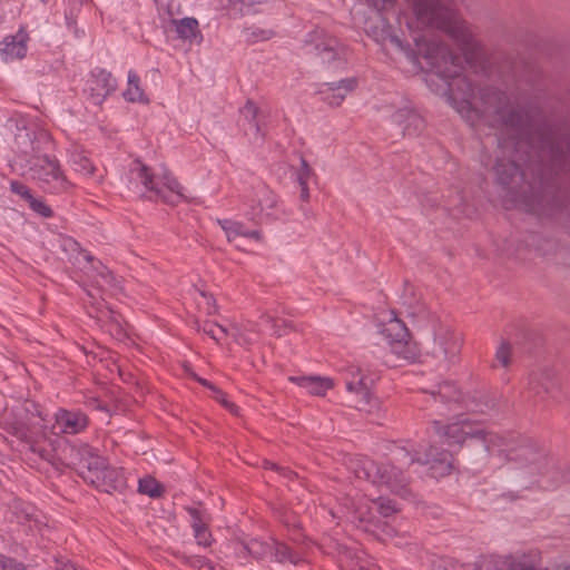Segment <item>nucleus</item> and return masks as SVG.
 Listing matches in <instances>:
<instances>
[{"label":"nucleus","instance_id":"39","mask_svg":"<svg viewBox=\"0 0 570 570\" xmlns=\"http://www.w3.org/2000/svg\"><path fill=\"white\" fill-rule=\"evenodd\" d=\"M200 330L217 343L222 342L227 336V330L213 322H206Z\"/></svg>","mask_w":570,"mask_h":570},{"label":"nucleus","instance_id":"35","mask_svg":"<svg viewBox=\"0 0 570 570\" xmlns=\"http://www.w3.org/2000/svg\"><path fill=\"white\" fill-rule=\"evenodd\" d=\"M512 357V348L509 342L502 341L498 346L494 355V362L492 363V367L495 368L498 366L508 367L511 363Z\"/></svg>","mask_w":570,"mask_h":570},{"label":"nucleus","instance_id":"18","mask_svg":"<svg viewBox=\"0 0 570 570\" xmlns=\"http://www.w3.org/2000/svg\"><path fill=\"white\" fill-rule=\"evenodd\" d=\"M88 415L80 409L60 407L55 413L53 429L60 434H80L89 426Z\"/></svg>","mask_w":570,"mask_h":570},{"label":"nucleus","instance_id":"16","mask_svg":"<svg viewBox=\"0 0 570 570\" xmlns=\"http://www.w3.org/2000/svg\"><path fill=\"white\" fill-rule=\"evenodd\" d=\"M392 458L394 463L380 464V473H377V482L375 484L385 485L391 492L402 498H407L411 495V476L407 472L403 471V466H410L413 463L397 462L394 458V450L392 451Z\"/></svg>","mask_w":570,"mask_h":570},{"label":"nucleus","instance_id":"9","mask_svg":"<svg viewBox=\"0 0 570 570\" xmlns=\"http://www.w3.org/2000/svg\"><path fill=\"white\" fill-rule=\"evenodd\" d=\"M523 397L542 407L559 402L562 397L561 380L554 367L542 365L531 371Z\"/></svg>","mask_w":570,"mask_h":570},{"label":"nucleus","instance_id":"3","mask_svg":"<svg viewBox=\"0 0 570 570\" xmlns=\"http://www.w3.org/2000/svg\"><path fill=\"white\" fill-rule=\"evenodd\" d=\"M412 7L417 26L445 32L459 48L468 52L473 48V35L465 21L445 4V0H406Z\"/></svg>","mask_w":570,"mask_h":570},{"label":"nucleus","instance_id":"17","mask_svg":"<svg viewBox=\"0 0 570 570\" xmlns=\"http://www.w3.org/2000/svg\"><path fill=\"white\" fill-rule=\"evenodd\" d=\"M117 87V80L110 71L95 68L86 82L85 94L92 105L101 106L107 97L116 91Z\"/></svg>","mask_w":570,"mask_h":570},{"label":"nucleus","instance_id":"43","mask_svg":"<svg viewBox=\"0 0 570 570\" xmlns=\"http://www.w3.org/2000/svg\"><path fill=\"white\" fill-rule=\"evenodd\" d=\"M0 570H27V568L16 559L0 553Z\"/></svg>","mask_w":570,"mask_h":570},{"label":"nucleus","instance_id":"4","mask_svg":"<svg viewBox=\"0 0 570 570\" xmlns=\"http://www.w3.org/2000/svg\"><path fill=\"white\" fill-rule=\"evenodd\" d=\"M128 188L137 194L145 195L150 191L164 203L175 205L184 198L183 187L168 171L156 175L140 160H134L128 170Z\"/></svg>","mask_w":570,"mask_h":570},{"label":"nucleus","instance_id":"32","mask_svg":"<svg viewBox=\"0 0 570 570\" xmlns=\"http://www.w3.org/2000/svg\"><path fill=\"white\" fill-rule=\"evenodd\" d=\"M185 510L189 514L193 532L209 525L210 515L205 509L186 507Z\"/></svg>","mask_w":570,"mask_h":570},{"label":"nucleus","instance_id":"49","mask_svg":"<svg viewBox=\"0 0 570 570\" xmlns=\"http://www.w3.org/2000/svg\"><path fill=\"white\" fill-rule=\"evenodd\" d=\"M543 78V72L539 68H533L527 78V81L530 82L537 90H541L540 82Z\"/></svg>","mask_w":570,"mask_h":570},{"label":"nucleus","instance_id":"15","mask_svg":"<svg viewBox=\"0 0 570 570\" xmlns=\"http://www.w3.org/2000/svg\"><path fill=\"white\" fill-rule=\"evenodd\" d=\"M72 463L77 465L78 475L88 484L96 483V478H100L107 461L100 456L89 444L72 445L70 448Z\"/></svg>","mask_w":570,"mask_h":570},{"label":"nucleus","instance_id":"23","mask_svg":"<svg viewBox=\"0 0 570 570\" xmlns=\"http://www.w3.org/2000/svg\"><path fill=\"white\" fill-rule=\"evenodd\" d=\"M392 121L401 128L404 136H417L424 128V119L409 106L397 109L392 115Z\"/></svg>","mask_w":570,"mask_h":570},{"label":"nucleus","instance_id":"34","mask_svg":"<svg viewBox=\"0 0 570 570\" xmlns=\"http://www.w3.org/2000/svg\"><path fill=\"white\" fill-rule=\"evenodd\" d=\"M138 491L150 498H159L164 493V487L153 476H145L138 481Z\"/></svg>","mask_w":570,"mask_h":570},{"label":"nucleus","instance_id":"45","mask_svg":"<svg viewBox=\"0 0 570 570\" xmlns=\"http://www.w3.org/2000/svg\"><path fill=\"white\" fill-rule=\"evenodd\" d=\"M312 174H313V170L309 167L308 163L304 158H301V168L297 171V177H296L298 185L308 184V179L312 176Z\"/></svg>","mask_w":570,"mask_h":570},{"label":"nucleus","instance_id":"51","mask_svg":"<svg viewBox=\"0 0 570 570\" xmlns=\"http://www.w3.org/2000/svg\"><path fill=\"white\" fill-rule=\"evenodd\" d=\"M87 0H69L70 9L66 12V19L73 18L76 11H78Z\"/></svg>","mask_w":570,"mask_h":570},{"label":"nucleus","instance_id":"44","mask_svg":"<svg viewBox=\"0 0 570 570\" xmlns=\"http://www.w3.org/2000/svg\"><path fill=\"white\" fill-rule=\"evenodd\" d=\"M197 381H198L202 385H204V386H206V387H209V389H212L213 391H215V392L218 394L216 399H217V400H219V401L223 403V405H224L225 407L229 409L230 411H234V409H236V405H235L234 403L228 402V401L225 399V394L223 393V391H220V390L216 389V387H215V386H214L209 381H207V380H205V379H200V377H198V379H197Z\"/></svg>","mask_w":570,"mask_h":570},{"label":"nucleus","instance_id":"46","mask_svg":"<svg viewBox=\"0 0 570 570\" xmlns=\"http://www.w3.org/2000/svg\"><path fill=\"white\" fill-rule=\"evenodd\" d=\"M10 190L16 194V195H19L20 197H22L26 202H29L30 198L32 197V194L30 191V189L22 183L18 181V180H12L10 183Z\"/></svg>","mask_w":570,"mask_h":570},{"label":"nucleus","instance_id":"19","mask_svg":"<svg viewBox=\"0 0 570 570\" xmlns=\"http://www.w3.org/2000/svg\"><path fill=\"white\" fill-rule=\"evenodd\" d=\"M29 40V35L24 28H20L14 35L6 36L0 41V57L6 62L24 58Z\"/></svg>","mask_w":570,"mask_h":570},{"label":"nucleus","instance_id":"11","mask_svg":"<svg viewBox=\"0 0 570 570\" xmlns=\"http://www.w3.org/2000/svg\"><path fill=\"white\" fill-rule=\"evenodd\" d=\"M31 177L48 194H62L70 187L58 159L48 155L37 156L30 167Z\"/></svg>","mask_w":570,"mask_h":570},{"label":"nucleus","instance_id":"2","mask_svg":"<svg viewBox=\"0 0 570 570\" xmlns=\"http://www.w3.org/2000/svg\"><path fill=\"white\" fill-rule=\"evenodd\" d=\"M490 445L488 454L504 456L527 479L546 476L551 481V485L570 481V473H561V468L557 466L549 459L547 451L530 436L517 432L493 433Z\"/></svg>","mask_w":570,"mask_h":570},{"label":"nucleus","instance_id":"24","mask_svg":"<svg viewBox=\"0 0 570 570\" xmlns=\"http://www.w3.org/2000/svg\"><path fill=\"white\" fill-rule=\"evenodd\" d=\"M401 299L409 316L419 321L430 320L431 312L412 284L405 283Z\"/></svg>","mask_w":570,"mask_h":570},{"label":"nucleus","instance_id":"42","mask_svg":"<svg viewBox=\"0 0 570 570\" xmlns=\"http://www.w3.org/2000/svg\"><path fill=\"white\" fill-rule=\"evenodd\" d=\"M178 558L185 564H188L198 570H200L205 564H207L208 561V559L203 556H188L186 553H180Z\"/></svg>","mask_w":570,"mask_h":570},{"label":"nucleus","instance_id":"41","mask_svg":"<svg viewBox=\"0 0 570 570\" xmlns=\"http://www.w3.org/2000/svg\"><path fill=\"white\" fill-rule=\"evenodd\" d=\"M196 543L199 547L208 548L212 546L214 539L209 530V525L193 532Z\"/></svg>","mask_w":570,"mask_h":570},{"label":"nucleus","instance_id":"25","mask_svg":"<svg viewBox=\"0 0 570 570\" xmlns=\"http://www.w3.org/2000/svg\"><path fill=\"white\" fill-rule=\"evenodd\" d=\"M170 23L175 28L177 38L187 41L189 45H200L203 42V33L196 18L185 17L181 19H171Z\"/></svg>","mask_w":570,"mask_h":570},{"label":"nucleus","instance_id":"27","mask_svg":"<svg viewBox=\"0 0 570 570\" xmlns=\"http://www.w3.org/2000/svg\"><path fill=\"white\" fill-rule=\"evenodd\" d=\"M289 381L316 396H324L334 386L330 377L322 376H291Z\"/></svg>","mask_w":570,"mask_h":570},{"label":"nucleus","instance_id":"5","mask_svg":"<svg viewBox=\"0 0 570 570\" xmlns=\"http://www.w3.org/2000/svg\"><path fill=\"white\" fill-rule=\"evenodd\" d=\"M430 401L435 406L438 414L461 416L462 410L485 413L497 406L495 394L479 392L465 399L461 391L452 382H442L430 392Z\"/></svg>","mask_w":570,"mask_h":570},{"label":"nucleus","instance_id":"37","mask_svg":"<svg viewBox=\"0 0 570 570\" xmlns=\"http://www.w3.org/2000/svg\"><path fill=\"white\" fill-rule=\"evenodd\" d=\"M245 38L249 42H258L269 40L275 33L271 29H264L257 26H250L243 31Z\"/></svg>","mask_w":570,"mask_h":570},{"label":"nucleus","instance_id":"47","mask_svg":"<svg viewBox=\"0 0 570 570\" xmlns=\"http://www.w3.org/2000/svg\"><path fill=\"white\" fill-rule=\"evenodd\" d=\"M85 258L87 262H89L91 264L92 269L96 271L97 277H99L100 279L102 277H105L106 275L108 276L109 273L111 272L105 265H102L101 262L95 259L90 254H86Z\"/></svg>","mask_w":570,"mask_h":570},{"label":"nucleus","instance_id":"48","mask_svg":"<svg viewBox=\"0 0 570 570\" xmlns=\"http://www.w3.org/2000/svg\"><path fill=\"white\" fill-rule=\"evenodd\" d=\"M85 258L87 262H89L91 264L92 269L96 271L97 277H99L100 279L102 277H105L106 275L108 276L109 273L111 272L105 265H102L101 262L95 259L90 254H86Z\"/></svg>","mask_w":570,"mask_h":570},{"label":"nucleus","instance_id":"8","mask_svg":"<svg viewBox=\"0 0 570 570\" xmlns=\"http://www.w3.org/2000/svg\"><path fill=\"white\" fill-rule=\"evenodd\" d=\"M439 438L449 445L464 444L469 446H479L484 453L491 446V440L494 432H488L479 425L470 423L466 419H459L455 422L443 424L441 421H434L432 425Z\"/></svg>","mask_w":570,"mask_h":570},{"label":"nucleus","instance_id":"36","mask_svg":"<svg viewBox=\"0 0 570 570\" xmlns=\"http://www.w3.org/2000/svg\"><path fill=\"white\" fill-rule=\"evenodd\" d=\"M244 548L255 559H263L269 557L272 553V543H267L257 539L250 540Z\"/></svg>","mask_w":570,"mask_h":570},{"label":"nucleus","instance_id":"55","mask_svg":"<svg viewBox=\"0 0 570 570\" xmlns=\"http://www.w3.org/2000/svg\"><path fill=\"white\" fill-rule=\"evenodd\" d=\"M299 187H301V199L303 202H307L309 199V191H308L307 184L299 185Z\"/></svg>","mask_w":570,"mask_h":570},{"label":"nucleus","instance_id":"61","mask_svg":"<svg viewBox=\"0 0 570 570\" xmlns=\"http://www.w3.org/2000/svg\"><path fill=\"white\" fill-rule=\"evenodd\" d=\"M216 570H225V569H223L222 567H216Z\"/></svg>","mask_w":570,"mask_h":570},{"label":"nucleus","instance_id":"28","mask_svg":"<svg viewBox=\"0 0 570 570\" xmlns=\"http://www.w3.org/2000/svg\"><path fill=\"white\" fill-rule=\"evenodd\" d=\"M380 464H376L373 460L362 456L351 461V470L355 476L360 480H367L375 484L377 482V473Z\"/></svg>","mask_w":570,"mask_h":570},{"label":"nucleus","instance_id":"59","mask_svg":"<svg viewBox=\"0 0 570 570\" xmlns=\"http://www.w3.org/2000/svg\"><path fill=\"white\" fill-rule=\"evenodd\" d=\"M62 570H76L75 566L70 562L63 564Z\"/></svg>","mask_w":570,"mask_h":570},{"label":"nucleus","instance_id":"54","mask_svg":"<svg viewBox=\"0 0 570 570\" xmlns=\"http://www.w3.org/2000/svg\"><path fill=\"white\" fill-rule=\"evenodd\" d=\"M244 237H246V238H253V239H256V240H261V238H262V233H261V230H258V229H253V230H250V229H247V228H246V229H245V235H244Z\"/></svg>","mask_w":570,"mask_h":570},{"label":"nucleus","instance_id":"13","mask_svg":"<svg viewBox=\"0 0 570 570\" xmlns=\"http://www.w3.org/2000/svg\"><path fill=\"white\" fill-rule=\"evenodd\" d=\"M377 375L370 367L351 365L347 368L346 389L355 393L358 400L355 407L360 411L372 412L377 406V401L371 394V387Z\"/></svg>","mask_w":570,"mask_h":570},{"label":"nucleus","instance_id":"33","mask_svg":"<svg viewBox=\"0 0 570 570\" xmlns=\"http://www.w3.org/2000/svg\"><path fill=\"white\" fill-rule=\"evenodd\" d=\"M217 223L225 232L228 242H234L238 237H244L245 235L246 227L242 222L233 219H218Z\"/></svg>","mask_w":570,"mask_h":570},{"label":"nucleus","instance_id":"53","mask_svg":"<svg viewBox=\"0 0 570 570\" xmlns=\"http://www.w3.org/2000/svg\"><path fill=\"white\" fill-rule=\"evenodd\" d=\"M264 466L266 469L278 471V472L283 473L285 476H288V478L293 474V472L289 469L282 468V466L277 465L276 463H273V462H269V461H266Z\"/></svg>","mask_w":570,"mask_h":570},{"label":"nucleus","instance_id":"22","mask_svg":"<svg viewBox=\"0 0 570 570\" xmlns=\"http://www.w3.org/2000/svg\"><path fill=\"white\" fill-rule=\"evenodd\" d=\"M264 115L256 104L248 99L239 109V124L246 135H253L255 138L264 136L262 130V121Z\"/></svg>","mask_w":570,"mask_h":570},{"label":"nucleus","instance_id":"7","mask_svg":"<svg viewBox=\"0 0 570 570\" xmlns=\"http://www.w3.org/2000/svg\"><path fill=\"white\" fill-rule=\"evenodd\" d=\"M239 210L257 225L285 218V210L276 194L264 184L254 188L253 194L243 200Z\"/></svg>","mask_w":570,"mask_h":570},{"label":"nucleus","instance_id":"50","mask_svg":"<svg viewBox=\"0 0 570 570\" xmlns=\"http://www.w3.org/2000/svg\"><path fill=\"white\" fill-rule=\"evenodd\" d=\"M96 282L101 287L107 286L110 288H115L118 285V279L111 272L109 273L108 276L106 275L105 277H102L101 279H97Z\"/></svg>","mask_w":570,"mask_h":570},{"label":"nucleus","instance_id":"21","mask_svg":"<svg viewBox=\"0 0 570 570\" xmlns=\"http://www.w3.org/2000/svg\"><path fill=\"white\" fill-rule=\"evenodd\" d=\"M356 87L355 78H345L340 81L325 82L321 86L318 94L321 99L331 106H340L347 92Z\"/></svg>","mask_w":570,"mask_h":570},{"label":"nucleus","instance_id":"10","mask_svg":"<svg viewBox=\"0 0 570 570\" xmlns=\"http://www.w3.org/2000/svg\"><path fill=\"white\" fill-rule=\"evenodd\" d=\"M394 458L400 463H419L428 466L431 478L439 479L450 474L453 458L449 451L430 446L424 453L421 450H409L403 446L394 449Z\"/></svg>","mask_w":570,"mask_h":570},{"label":"nucleus","instance_id":"26","mask_svg":"<svg viewBox=\"0 0 570 570\" xmlns=\"http://www.w3.org/2000/svg\"><path fill=\"white\" fill-rule=\"evenodd\" d=\"M94 487L100 491L111 493L125 488V478L121 470L106 464L100 478H96Z\"/></svg>","mask_w":570,"mask_h":570},{"label":"nucleus","instance_id":"31","mask_svg":"<svg viewBox=\"0 0 570 570\" xmlns=\"http://www.w3.org/2000/svg\"><path fill=\"white\" fill-rule=\"evenodd\" d=\"M69 161L75 171L85 176H91L94 174L95 167L83 151L77 149L72 150Z\"/></svg>","mask_w":570,"mask_h":570},{"label":"nucleus","instance_id":"56","mask_svg":"<svg viewBox=\"0 0 570 570\" xmlns=\"http://www.w3.org/2000/svg\"><path fill=\"white\" fill-rule=\"evenodd\" d=\"M381 513H383L384 515H389L390 513L394 512L395 509L394 507H392L390 503L389 504H381Z\"/></svg>","mask_w":570,"mask_h":570},{"label":"nucleus","instance_id":"58","mask_svg":"<svg viewBox=\"0 0 570 570\" xmlns=\"http://www.w3.org/2000/svg\"><path fill=\"white\" fill-rule=\"evenodd\" d=\"M200 570H216V566L212 563V561H207V564H205Z\"/></svg>","mask_w":570,"mask_h":570},{"label":"nucleus","instance_id":"1","mask_svg":"<svg viewBox=\"0 0 570 570\" xmlns=\"http://www.w3.org/2000/svg\"><path fill=\"white\" fill-rule=\"evenodd\" d=\"M412 38L430 67L428 85L440 81L432 90L446 96L471 125L485 120L501 128L502 157L493 167L498 181L515 196L541 189L535 202L542 212L570 218V122L552 125L540 112L530 115L493 87L479 89L476 100L472 81L463 75L461 56L425 33Z\"/></svg>","mask_w":570,"mask_h":570},{"label":"nucleus","instance_id":"38","mask_svg":"<svg viewBox=\"0 0 570 570\" xmlns=\"http://www.w3.org/2000/svg\"><path fill=\"white\" fill-rule=\"evenodd\" d=\"M267 0H219L223 8L236 11L235 13L243 14V8H249L257 3L266 2Z\"/></svg>","mask_w":570,"mask_h":570},{"label":"nucleus","instance_id":"6","mask_svg":"<svg viewBox=\"0 0 570 570\" xmlns=\"http://www.w3.org/2000/svg\"><path fill=\"white\" fill-rule=\"evenodd\" d=\"M36 417L43 420L38 404L29 400L19 401L14 405L4 409L0 417V426L8 433L28 443L29 449L33 453L50 461L52 456L51 451L45 449L32 439L31 430L36 426L33 422Z\"/></svg>","mask_w":570,"mask_h":570},{"label":"nucleus","instance_id":"20","mask_svg":"<svg viewBox=\"0 0 570 570\" xmlns=\"http://www.w3.org/2000/svg\"><path fill=\"white\" fill-rule=\"evenodd\" d=\"M462 347V336L460 333L446 331L435 337L433 354L442 357L449 363L455 362Z\"/></svg>","mask_w":570,"mask_h":570},{"label":"nucleus","instance_id":"29","mask_svg":"<svg viewBox=\"0 0 570 570\" xmlns=\"http://www.w3.org/2000/svg\"><path fill=\"white\" fill-rule=\"evenodd\" d=\"M122 97L128 102H148L144 90L140 87V78L135 70L128 71V86L122 92Z\"/></svg>","mask_w":570,"mask_h":570},{"label":"nucleus","instance_id":"60","mask_svg":"<svg viewBox=\"0 0 570 570\" xmlns=\"http://www.w3.org/2000/svg\"><path fill=\"white\" fill-rule=\"evenodd\" d=\"M392 41L395 42L397 46H401V40L397 37H393Z\"/></svg>","mask_w":570,"mask_h":570},{"label":"nucleus","instance_id":"14","mask_svg":"<svg viewBox=\"0 0 570 570\" xmlns=\"http://www.w3.org/2000/svg\"><path fill=\"white\" fill-rule=\"evenodd\" d=\"M381 333L397 360L413 362L419 357L417 345L410 340V332L401 320L392 317L384 324Z\"/></svg>","mask_w":570,"mask_h":570},{"label":"nucleus","instance_id":"57","mask_svg":"<svg viewBox=\"0 0 570 570\" xmlns=\"http://www.w3.org/2000/svg\"><path fill=\"white\" fill-rule=\"evenodd\" d=\"M92 406L96 409V410H99V411H105L107 412L108 409L105 404H102L99 400L97 399H94L92 401Z\"/></svg>","mask_w":570,"mask_h":570},{"label":"nucleus","instance_id":"52","mask_svg":"<svg viewBox=\"0 0 570 570\" xmlns=\"http://www.w3.org/2000/svg\"><path fill=\"white\" fill-rule=\"evenodd\" d=\"M394 0H367V3L373 7L376 11H381L392 6Z\"/></svg>","mask_w":570,"mask_h":570},{"label":"nucleus","instance_id":"30","mask_svg":"<svg viewBox=\"0 0 570 570\" xmlns=\"http://www.w3.org/2000/svg\"><path fill=\"white\" fill-rule=\"evenodd\" d=\"M271 557L279 563L288 561L293 564H298L302 560L297 552L293 551L288 546L279 541L272 542Z\"/></svg>","mask_w":570,"mask_h":570},{"label":"nucleus","instance_id":"40","mask_svg":"<svg viewBox=\"0 0 570 570\" xmlns=\"http://www.w3.org/2000/svg\"><path fill=\"white\" fill-rule=\"evenodd\" d=\"M29 207L41 217L49 218L53 216V210L41 198L31 197L28 202Z\"/></svg>","mask_w":570,"mask_h":570},{"label":"nucleus","instance_id":"12","mask_svg":"<svg viewBox=\"0 0 570 570\" xmlns=\"http://www.w3.org/2000/svg\"><path fill=\"white\" fill-rule=\"evenodd\" d=\"M304 48L307 53L318 56L328 66L338 67L345 60L344 46L323 29L307 33Z\"/></svg>","mask_w":570,"mask_h":570}]
</instances>
